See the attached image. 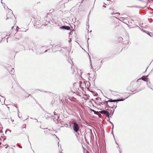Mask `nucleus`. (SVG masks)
<instances>
[{"mask_svg": "<svg viewBox=\"0 0 153 153\" xmlns=\"http://www.w3.org/2000/svg\"><path fill=\"white\" fill-rule=\"evenodd\" d=\"M91 110L92 111H94H94H95L94 110H92V109H91Z\"/></svg>", "mask_w": 153, "mask_h": 153, "instance_id": "9b49d317", "label": "nucleus"}, {"mask_svg": "<svg viewBox=\"0 0 153 153\" xmlns=\"http://www.w3.org/2000/svg\"><path fill=\"white\" fill-rule=\"evenodd\" d=\"M124 100V99L112 100L111 99H110V100L108 101L104 102V103L106 106L109 107L113 108L115 106V104L113 102L123 101Z\"/></svg>", "mask_w": 153, "mask_h": 153, "instance_id": "f257e3e1", "label": "nucleus"}, {"mask_svg": "<svg viewBox=\"0 0 153 153\" xmlns=\"http://www.w3.org/2000/svg\"><path fill=\"white\" fill-rule=\"evenodd\" d=\"M13 16V14L11 13H8L7 14V19H10L11 22V28L12 29L15 25L14 21L13 19L11 18Z\"/></svg>", "mask_w": 153, "mask_h": 153, "instance_id": "f03ea898", "label": "nucleus"}, {"mask_svg": "<svg viewBox=\"0 0 153 153\" xmlns=\"http://www.w3.org/2000/svg\"><path fill=\"white\" fill-rule=\"evenodd\" d=\"M116 13V14H120V13Z\"/></svg>", "mask_w": 153, "mask_h": 153, "instance_id": "ddd939ff", "label": "nucleus"}, {"mask_svg": "<svg viewBox=\"0 0 153 153\" xmlns=\"http://www.w3.org/2000/svg\"><path fill=\"white\" fill-rule=\"evenodd\" d=\"M103 6L104 7H106V6H105L104 5H103Z\"/></svg>", "mask_w": 153, "mask_h": 153, "instance_id": "2eb2a0df", "label": "nucleus"}, {"mask_svg": "<svg viewBox=\"0 0 153 153\" xmlns=\"http://www.w3.org/2000/svg\"><path fill=\"white\" fill-rule=\"evenodd\" d=\"M141 79L145 81H147L148 80L147 78L146 77H145L144 76H143L142 77Z\"/></svg>", "mask_w": 153, "mask_h": 153, "instance_id": "6e6552de", "label": "nucleus"}, {"mask_svg": "<svg viewBox=\"0 0 153 153\" xmlns=\"http://www.w3.org/2000/svg\"><path fill=\"white\" fill-rule=\"evenodd\" d=\"M107 1H111V0H107Z\"/></svg>", "mask_w": 153, "mask_h": 153, "instance_id": "dca6fc26", "label": "nucleus"}, {"mask_svg": "<svg viewBox=\"0 0 153 153\" xmlns=\"http://www.w3.org/2000/svg\"><path fill=\"white\" fill-rule=\"evenodd\" d=\"M2 111L4 113L7 114L9 111V108L6 106L4 105L2 108Z\"/></svg>", "mask_w": 153, "mask_h": 153, "instance_id": "7ed1b4c3", "label": "nucleus"}, {"mask_svg": "<svg viewBox=\"0 0 153 153\" xmlns=\"http://www.w3.org/2000/svg\"><path fill=\"white\" fill-rule=\"evenodd\" d=\"M73 129L75 131L77 132L79 129V125L76 123H73Z\"/></svg>", "mask_w": 153, "mask_h": 153, "instance_id": "20e7f679", "label": "nucleus"}, {"mask_svg": "<svg viewBox=\"0 0 153 153\" xmlns=\"http://www.w3.org/2000/svg\"><path fill=\"white\" fill-rule=\"evenodd\" d=\"M8 71L10 72V73L13 74L14 73L15 70L11 66L9 65L7 68Z\"/></svg>", "mask_w": 153, "mask_h": 153, "instance_id": "39448f33", "label": "nucleus"}, {"mask_svg": "<svg viewBox=\"0 0 153 153\" xmlns=\"http://www.w3.org/2000/svg\"><path fill=\"white\" fill-rule=\"evenodd\" d=\"M85 153H89V152H88V151H86Z\"/></svg>", "mask_w": 153, "mask_h": 153, "instance_id": "9d476101", "label": "nucleus"}, {"mask_svg": "<svg viewBox=\"0 0 153 153\" xmlns=\"http://www.w3.org/2000/svg\"><path fill=\"white\" fill-rule=\"evenodd\" d=\"M114 17V18H115L117 19V17Z\"/></svg>", "mask_w": 153, "mask_h": 153, "instance_id": "f8f14e48", "label": "nucleus"}, {"mask_svg": "<svg viewBox=\"0 0 153 153\" xmlns=\"http://www.w3.org/2000/svg\"><path fill=\"white\" fill-rule=\"evenodd\" d=\"M61 29H65L66 30H69L70 29V27L69 26H63L60 27Z\"/></svg>", "mask_w": 153, "mask_h": 153, "instance_id": "0eeeda50", "label": "nucleus"}, {"mask_svg": "<svg viewBox=\"0 0 153 153\" xmlns=\"http://www.w3.org/2000/svg\"><path fill=\"white\" fill-rule=\"evenodd\" d=\"M100 112L102 114H105L107 117H109V114L108 111H105V110H102L101 111H100Z\"/></svg>", "mask_w": 153, "mask_h": 153, "instance_id": "423d86ee", "label": "nucleus"}, {"mask_svg": "<svg viewBox=\"0 0 153 153\" xmlns=\"http://www.w3.org/2000/svg\"><path fill=\"white\" fill-rule=\"evenodd\" d=\"M115 14V13H112V14L113 15V14Z\"/></svg>", "mask_w": 153, "mask_h": 153, "instance_id": "4468645a", "label": "nucleus"}, {"mask_svg": "<svg viewBox=\"0 0 153 153\" xmlns=\"http://www.w3.org/2000/svg\"><path fill=\"white\" fill-rule=\"evenodd\" d=\"M113 93H114V92H116V93H119V92H118V91H112Z\"/></svg>", "mask_w": 153, "mask_h": 153, "instance_id": "1a4fd4ad", "label": "nucleus"}, {"mask_svg": "<svg viewBox=\"0 0 153 153\" xmlns=\"http://www.w3.org/2000/svg\"><path fill=\"white\" fill-rule=\"evenodd\" d=\"M132 91V92H133V91Z\"/></svg>", "mask_w": 153, "mask_h": 153, "instance_id": "f3484780", "label": "nucleus"}]
</instances>
